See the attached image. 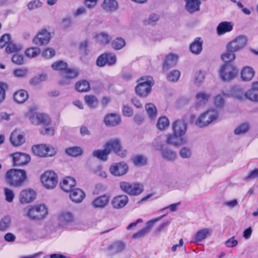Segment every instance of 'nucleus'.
Returning <instances> with one entry per match:
<instances>
[{"instance_id":"obj_29","label":"nucleus","mask_w":258,"mask_h":258,"mask_svg":"<svg viewBox=\"0 0 258 258\" xmlns=\"http://www.w3.org/2000/svg\"><path fill=\"white\" fill-rule=\"evenodd\" d=\"M85 197L84 192L80 188H75L72 190L70 194V198L75 203H81Z\"/></svg>"},{"instance_id":"obj_63","label":"nucleus","mask_w":258,"mask_h":258,"mask_svg":"<svg viewBox=\"0 0 258 258\" xmlns=\"http://www.w3.org/2000/svg\"><path fill=\"white\" fill-rule=\"evenodd\" d=\"M42 3L39 0H34L29 2L28 5V9L30 10H32L41 6Z\"/></svg>"},{"instance_id":"obj_10","label":"nucleus","mask_w":258,"mask_h":258,"mask_svg":"<svg viewBox=\"0 0 258 258\" xmlns=\"http://www.w3.org/2000/svg\"><path fill=\"white\" fill-rule=\"evenodd\" d=\"M40 179L43 186L48 189L54 188L58 182L57 176L52 171H45L41 175Z\"/></svg>"},{"instance_id":"obj_23","label":"nucleus","mask_w":258,"mask_h":258,"mask_svg":"<svg viewBox=\"0 0 258 258\" xmlns=\"http://www.w3.org/2000/svg\"><path fill=\"white\" fill-rule=\"evenodd\" d=\"M120 122V116L117 113H109L104 118V122L108 126H115L119 124Z\"/></svg>"},{"instance_id":"obj_27","label":"nucleus","mask_w":258,"mask_h":258,"mask_svg":"<svg viewBox=\"0 0 258 258\" xmlns=\"http://www.w3.org/2000/svg\"><path fill=\"white\" fill-rule=\"evenodd\" d=\"M185 9L190 14L199 11L201 2L200 0H184Z\"/></svg>"},{"instance_id":"obj_43","label":"nucleus","mask_w":258,"mask_h":258,"mask_svg":"<svg viewBox=\"0 0 258 258\" xmlns=\"http://www.w3.org/2000/svg\"><path fill=\"white\" fill-rule=\"evenodd\" d=\"M76 89L81 92H88L90 89L89 83L86 80H81L76 83Z\"/></svg>"},{"instance_id":"obj_64","label":"nucleus","mask_w":258,"mask_h":258,"mask_svg":"<svg viewBox=\"0 0 258 258\" xmlns=\"http://www.w3.org/2000/svg\"><path fill=\"white\" fill-rule=\"evenodd\" d=\"M93 172L97 176L102 178H106L107 177V173L103 169L102 167L98 166L96 168L94 169Z\"/></svg>"},{"instance_id":"obj_35","label":"nucleus","mask_w":258,"mask_h":258,"mask_svg":"<svg viewBox=\"0 0 258 258\" xmlns=\"http://www.w3.org/2000/svg\"><path fill=\"white\" fill-rule=\"evenodd\" d=\"M84 101L88 107L91 109L97 107L99 101L97 97L93 95H86L84 96Z\"/></svg>"},{"instance_id":"obj_34","label":"nucleus","mask_w":258,"mask_h":258,"mask_svg":"<svg viewBox=\"0 0 258 258\" xmlns=\"http://www.w3.org/2000/svg\"><path fill=\"white\" fill-rule=\"evenodd\" d=\"M96 41L101 45L108 44L111 40V36L106 32H101L95 36Z\"/></svg>"},{"instance_id":"obj_12","label":"nucleus","mask_w":258,"mask_h":258,"mask_svg":"<svg viewBox=\"0 0 258 258\" xmlns=\"http://www.w3.org/2000/svg\"><path fill=\"white\" fill-rule=\"evenodd\" d=\"M239 100L247 99L251 101L258 103V81L252 83L251 88L244 93H240L236 95Z\"/></svg>"},{"instance_id":"obj_13","label":"nucleus","mask_w":258,"mask_h":258,"mask_svg":"<svg viewBox=\"0 0 258 258\" xmlns=\"http://www.w3.org/2000/svg\"><path fill=\"white\" fill-rule=\"evenodd\" d=\"M104 147L106 148L109 153L113 151L121 157L124 156L126 153V151L122 149L120 140L117 138L109 140Z\"/></svg>"},{"instance_id":"obj_42","label":"nucleus","mask_w":258,"mask_h":258,"mask_svg":"<svg viewBox=\"0 0 258 258\" xmlns=\"http://www.w3.org/2000/svg\"><path fill=\"white\" fill-rule=\"evenodd\" d=\"M94 157L97 158L103 161H106L108 159V156L109 154V152L106 147L103 150H96L92 153Z\"/></svg>"},{"instance_id":"obj_40","label":"nucleus","mask_w":258,"mask_h":258,"mask_svg":"<svg viewBox=\"0 0 258 258\" xmlns=\"http://www.w3.org/2000/svg\"><path fill=\"white\" fill-rule=\"evenodd\" d=\"M12 224V218L10 216H5L0 220V231H7Z\"/></svg>"},{"instance_id":"obj_57","label":"nucleus","mask_w":258,"mask_h":258,"mask_svg":"<svg viewBox=\"0 0 258 258\" xmlns=\"http://www.w3.org/2000/svg\"><path fill=\"white\" fill-rule=\"evenodd\" d=\"M107 56L106 54L103 53L100 55L96 60V64L99 67H103L105 66L106 64H107Z\"/></svg>"},{"instance_id":"obj_58","label":"nucleus","mask_w":258,"mask_h":258,"mask_svg":"<svg viewBox=\"0 0 258 258\" xmlns=\"http://www.w3.org/2000/svg\"><path fill=\"white\" fill-rule=\"evenodd\" d=\"M44 126L41 130V134L43 135L52 136L54 134V129L49 125H44Z\"/></svg>"},{"instance_id":"obj_41","label":"nucleus","mask_w":258,"mask_h":258,"mask_svg":"<svg viewBox=\"0 0 258 258\" xmlns=\"http://www.w3.org/2000/svg\"><path fill=\"white\" fill-rule=\"evenodd\" d=\"M145 107L149 117L152 119H155L157 115V110L155 105L152 103H147Z\"/></svg>"},{"instance_id":"obj_38","label":"nucleus","mask_w":258,"mask_h":258,"mask_svg":"<svg viewBox=\"0 0 258 258\" xmlns=\"http://www.w3.org/2000/svg\"><path fill=\"white\" fill-rule=\"evenodd\" d=\"M118 3L115 0H104L102 8L106 11L111 12L117 9Z\"/></svg>"},{"instance_id":"obj_8","label":"nucleus","mask_w":258,"mask_h":258,"mask_svg":"<svg viewBox=\"0 0 258 258\" xmlns=\"http://www.w3.org/2000/svg\"><path fill=\"white\" fill-rule=\"evenodd\" d=\"M33 154L40 157H52L57 152V149L49 145L40 144L32 147Z\"/></svg>"},{"instance_id":"obj_20","label":"nucleus","mask_w":258,"mask_h":258,"mask_svg":"<svg viewBox=\"0 0 258 258\" xmlns=\"http://www.w3.org/2000/svg\"><path fill=\"white\" fill-rule=\"evenodd\" d=\"M128 202V198L125 195L114 197L111 201V205L114 209H120L124 207Z\"/></svg>"},{"instance_id":"obj_32","label":"nucleus","mask_w":258,"mask_h":258,"mask_svg":"<svg viewBox=\"0 0 258 258\" xmlns=\"http://www.w3.org/2000/svg\"><path fill=\"white\" fill-rule=\"evenodd\" d=\"M109 201V197L107 195H103L96 198L92 202V205L95 208H103L107 205Z\"/></svg>"},{"instance_id":"obj_21","label":"nucleus","mask_w":258,"mask_h":258,"mask_svg":"<svg viewBox=\"0 0 258 258\" xmlns=\"http://www.w3.org/2000/svg\"><path fill=\"white\" fill-rule=\"evenodd\" d=\"M13 157L14 164L15 165H23L27 164L31 159L29 155L25 153L17 152L11 155Z\"/></svg>"},{"instance_id":"obj_59","label":"nucleus","mask_w":258,"mask_h":258,"mask_svg":"<svg viewBox=\"0 0 258 258\" xmlns=\"http://www.w3.org/2000/svg\"><path fill=\"white\" fill-rule=\"evenodd\" d=\"M7 89L6 84L0 82V103L3 102L6 98V90Z\"/></svg>"},{"instance_id":"obj_39","label":"nucleus","mask_w":258,"mask_h":258,"mask_svg":"<svg viewBox=\"0 0 258 258\" xmlns=\"http://www.w3.org/2000/svg\"><path fill=\"white\" fill-rule=\"evenodd\" d=\"M83 152V149L79 147H72L67 148L65 153L68 156L76 157L81 156Z\"/></svg>"},{"instance_id":"obj_15","label":"nucleus","mask_w":258,"mask_h":258,"mask_svg":"<svg viewBox=\"0 0 258 258\" xmlns=\"http://www.w3.org/2000/svg\"><path fill=\"white\" fill-rule=\"evenodd\" d=\"M50 39V33L46 29H43L33 38L32 42L36 45L42 46L47 44Z\"/></svg>"},{"instance_id":"obj_4","label":"nucleus","mask_w":258,"mask_h":258,"mask_svg":"<svg viewBox=\"0 0 258 258\" xmlns=\"http://www.w3.org/2000/svg\"><path fill=\"white\" fill-rule=\"evenodd\" d=\"M154 83V80L152 77H141L138 80V84L135 88L136 93L143 98L147 97L151 91Z\"/></svg>"},{"instance_id":"obj_61","label":"nucleus","mask_w":258,"mask_h":258,"mask_svg":"<svg viewBox=\"0 0 258 258\" xmlns=\"http://www.w3.org/2000/svg\"><path fill=\"white\" fill-rule=\"evenodd\" d=\"M28 73V70L26 69H16L14 71V75L18 78H24Z\"/></svg>"},{"instance_id":"obj_26","label":"nucleus","mask_w":258,"mask_h":258,"mask_svg":"<svg viewBox=\"0 0 258 258\" xmlns=\"http://www.w3.org/2000/svg\"><path fill=\"white\" fill-rule=\"evenodd\" d=\"M178 56L177 54L170 53L168 54L165 59L163 66V70L164 71H168L170 68L175 66L177 62Z\"/></svg>"},{"instance_id":"obj_48","label":"nucleus","mask_w":258,"mask_h":258,"mask_svg":"<svg viewBox=\"0 0 258 258\" xmlns=\"http://www.w3.org/2000/svg\"><path fill=\"white\" fill-rule=\"evenodd\" d=\"M179 154L181 158L189 159L191 156L192 152L189 147L185 146L180 149Z\"/></svg>"},{"instance_id":"obj_56","label":"nucleus","mask_w":258,"mask_h":258,"mask_svg":"<svg viewBox=\"0 0 258 258\" xmlns=\"http://www.w3.org/2000/svg\"><path fill=\"white\" fill-rule=\"evenodd\" d=\"M122 113L123 115L124 116L131 117L134 114V111L131 106L127 105H123L122 107Z\"/></svg>"},{"instance_id":"obj_55","label":"nucleus","mask_w":258,"mask_h":258,"mask_svg":"<svg viewBox=\"0 0 258 258\" xmlns=\"http://www.w3.org/2000/svg\"><path fill=\"white\" fill-rule=\"evenodd\" d=\"M223 96V95L221 94H219L216 95L214 98V105L218 108H221L224 106L225 102Z\"/></svg>"},{"instance_id":"obj_31","label":"nucleus","mask_w":258,"mask_h":258,"mask_svg":"<svg viewBox=\"0 0 258 258\" xmlns=\"http://www.w3.org/2000/svg\"><path fill=\"white\" fill-rule=\"evenodd\" d=\"M161 154L163 158L168 161L173 162L177 158L176 152L168 148L163 149Z\"/></svg>"},{"instance_id":"obj_37","label":"nucleus","mask_w":258,"mask_h":258,"mask_svg":"<svg viewBox=\"0 0 258 258\" xmlns=\"http://www.w3.org/2000/svg\"><path fill=\"white\" fill-rule=\"evenodd\" d=\"M28 98V94L24 90H19L14 95V99L18 103H23Z\"/></svg>"},{"instance_id":"obj_24","label":"nucleus","mask_w":258,"mask_h":258,"mask_svg":"<svg viewBox=\"0 0 258 258\" xmlns=\"http://www.w3.org/2000/svg\"><path fill=\"white\" fill-rule=\"evenodd\" d=\"M10 141L13 146L18 147L25 143V138L22 133L19 131L15 130L11 134Z\"/></svg>"},{"instance_id":"obj_5","label":"nucleus","mask_w":258,"mask_h":258,"mask_svg":"<svg viewBox=\"0 0 258 258\" xmlns=\"http://www.w3.org/2000/svg\"><path fill=\"white\" fill-rule=\"evenodd\" d=\"M26 178V172L24 170L12 169L8 171L6 174L8 182L16 187L22 186Z\"/></svg>"},{"instance_id":"obj_50","label":"nucleus","mask_w":258,"mask_h":258,"mask_svg":"<svg viewBox=\"0 0 258 258\" xmlns=\"http://www.w3.org/2000/svg\"><path fill=\"white\" fill-rule=\"evenodd\" d=\"M52 68L55 71L66 70L67 69V63L63 61L59 60L55 61L51 65Z\"/></svg>"},{"instance_id":"obj_53","label":"nucleus","mask_w":258,"mask_h":258,"mask_svg":"<svg viewBox=\"0 0 258 258\" xmlns=\"http://www.w3.org/2000/svg\"><path fill=\"white\" fill-rule=\"evenodd\" d=\"M22 49L21 45H16L14 43H10L6 47V51L7 53H13Z\"/></svg>"},{"instance_id":"obj_33","label":"nucleus","mask_w":258,"mask_h":258,"mask_svg":"<svg viewBox=\"0 0 258 258\" xmlns=\"http://www.w3.org/2000/svg\"><path fill=\"white\" fill-rule=\"evenodd\" d=\"M255 72L250 67H244L241 71V77L243 81H249L253 77Z\"/></svg>"},{"instance_id":"obj_16","label":"nucleus","mask_w":258,"mask_h":258,"mask_svg":"<svg viewBox=\"0 0 258 258\" xmlns=\"http://www.w3.org/2000/svg\"><path fill=\"white\" fill-rule=\"evenodd\" d=\"M128 170L127 165L123 162L113 163L109 168L110 173L115 176H120L126 174Z\"/></svg>"},{"instance_id":"obj_52","label":"nucleus","mask_w":258,"mask_h":258,"mask_svg":"<svg viewBox=\"0 0 258 258\" xmlns=\"http://www.w3.org/2000/svg\"><path fill=\"white\" fill-rule=\"evenodd\" d=\"M79 75V71L77 69H68L64 71V76L69 79H73L77 77Z\"/></svg>"},{"instance_id":"obj_49","label":"nucleus","mask_w":258,"mask_h":258,"mask_svg":"<svg viewBox=\"0 0 258 258\" xmlns=\"http://www.w3.org/2000/svg\"><path fill=\"white\" fill-rule=\"evenodd\" d=\"M234 52L235 51H232L227 49V51L221 55L222 59L226 62L232 61L235 58Z\"/></svg>"},{"instance_id":"obj_60","label":"nucleus","mask_w":258,"mask_h":258,"mask_svg":"<svg viewBox=\"0 0 258 258\" xmlns=\"http://www.w3.org/2000/svg\"><path fill=\"white\" fill-rule=\"evenodd\" d=\"M248 125L246 123L242 124L235 130L236 135H240L246 133L248 130Z\"/></svg>"},{"instance_id":"obj_18","label":"nucleus","mask_w":258,"mask_h":258,"mask_svg":"<svg viewBox=\"0 0 258 258\" xmlns=\"http://www.w3.org/2000/svg\"><path fill=\"white\" fill-rule=\"evenodd\" d=\"M58 220L61 225H68L74 222V216L71 211L63 210L58 213Z\"/></svg>"},{"instance_id":"obj_47","label":"nucleus","mask_w":258,"mask_h":258,"mask_svg":"<svg viewBox=\"0 0 258 258\" xmlns=\"http://www.w3.org/2000/svg\"><path fill=\"white\" fill-rule=\"evenodd\" d=\"M180 76V72L178 70H174L170 72L167 76V80L172 82H175L178 80Z\"/></svg>"},{"instance_id":"obj_9","label":"nucleus","mask_w":258,"mask_h":258,"mask_svg":"<svg viewBox=\"0 0 258 258\" xmlns=\"http://www.w3.org/2000/svg\"><path fill=\"white\" fill-rule=\"evenodd\" d=\"M238 73L236 67L231 64H225L219 70V76L222 81L229 82L233 80Z\"/></svg>"},{"instance_id":"obj_7","label":"nucleus","mask_w":258,"mask_h":258,"mask_svg":"<svg viewBox=\"0 0 258 258\" xmlns=\"http://www.w3.org/2000/svg\"><path fill=\"white\" fill-rule=\"evenodd\" d=\"M119 185L123 192L130 196H138L144 190L143 184L139 182H129L122 181L120 182Z\"/></svg>"},{"instance_id":"obj_46","label":"nucleus","mask_w":258,"mask_h":258,"mask_svg":"<svg viewBox=\"0 0 258 258\" xmlns=\"http://www.w3.org/2000/svg\"><path fill=\"white\" fill-rule=\"evenodd\" d=\"M41 50L37 47L29 48L25 51L26 55L30 58H34L40 54Z\"/></svg>"},{"instance_id":"obj_6","label":"nucleus","mask_w":258,"mask_h":258,"mask_svg":"<svg viewBox=\"0 0 258 258\" xmlns=\"http://www.w3.org/2000/svg\"><path fill=\"white\" fill-rule=\"evenodd\" d=\"M219 117L218 110L214 108H210L201 113L195 121V124L199 127L209 125L216 121Z\"/></svg>"},{"instance_id":"obj_17","label":"nucleus","mask_w":258,"mask_h":258,"mask_svg":"<svg viewBox=\"0 0 258 258\" xmlns=\"http://www.w3.org/2000/svg\"><path fill=\"white\" fill-rule=\"evenodd\" d=\"M211 95L205 91H200L195 96V107L197 108H203L211 98Z\"/></svg>"},{"instance_id":"obj_36","label":"nucleus","mask_w":258,"mask_h":258,"mask_svg":"<svg viewBox=\"0 0 258 258\" xmlns=\"http://www.w3.org/2000/svg\"><path fill=\"white\" fill-rule=\"evenodd\" d=\"M206 77V72L198 70L195 72L194 75V83L195 85L200 87L204 82Z\"/></svg>"},{"instance_id":"obj_54","label":"nucleus","mask_w":258,"mask_h":258,"mask_svg":"<svg viewBox=\"0 0 258 258\" xmlns=\"http://www.w3.org/2000/svg\"><path fill=\"white\" fill-rule=\"evenodd\" d=\"M4 193L6 201L9 203H12L15 197L14 191L10 188H5Z\"/></svg>"},{"instance_id":"obj_30","label":"nucleus","mask_w":258,"mask_h":258,"mask_svg":"<svg viewBox=\"0 0 258 258\" xmlns=\"http://www.w3.org/2000/svg\"><path fill=\"white\" fill-rule=\"evenodd\" d=\"M203 43V41L201 38H196L189 46L190 51L195 54H200L202 50Z\"/></svg>"},{"instance_id":"obj_45","label":"nucleus","mask_w":258,"mask_h":258,"mask_svg":"<svg viewBox=\"0 0 258 258\" xmlns=\"http://www.w3.org/2000/svg\"><path fill=\"white\" fill-rule=\"evenodd\" d=\"M125 45V42L124 39L122 38H116L111 42L112 47L116 50H120Z\"/></svg>"},{"instance_id":"obj_11","label":"nucleus","mask_w":258,"mask_h":258,"mask_svg":"<svg viewBox=\"0 0 258 258\" xmlns=\"http://www.w3.org/2000/svg\"><path fill=\"white\" fill-rule=\"evenodd\" d=\"M248 43V38L245 35H239L230 41L226 46V49L232 51H239L243 49Z\"/></svg>"},{"instance_id":"obj_28","label":"nucleus","mask_w":258,"mask_h":258,"mask_svg":"<svg viewBox=\"0 0 258 258\" xmlns=\"http://www.w3.org/2000/svg\"><path fill=\"white\" fill-rule=\"evenodd\" d=\"M232 23L227 21L220 22L217 27L216 31L218 35H223L224 34L231 31L233 29Z\"/></svg>"},{"instance_id":"obj_19","label":"nucleus","mask_w":258,"mask_h":258,"mask_svg":"<svg viewBox=\"0 0 258 258\" xmlns=\"http://www.w3.org/2000/svg\"><path fill=\"white\" fill-rule=\"evenodd\" d=\"M212 230L211 229L205 228L198 230L194 235L191 242L199 243L212 234Z\"/></svg>"},{"instance_id":"obj_2","label":"nucleus","mask_w":258,"mask_h":258,"mask_svg":"<svg viewBox=\"0 0 258 258\" xmlns=\"http://www.w3.org/2000/svg\"><path fill=\"white\" fill-rule=\"evenodd\" d=\"M23 115L33 125H49L51 123L49 117L44 113L37 112L35 107H31L24 111Z\"/></svg>"},{"instance_id":"obj_51","label":"nucleus","mask_w":258,"mask_h":258,"mask_svg":"<svg viewBox=\"0 0 258 258\" xmlns=\"http://www.w3.org/2000/svg\"><path fill=\"white\" fill-rule=\"evenodd\" d=\"M133 160L136 165L141 166L146 163L147 158L145 156L140 155L134 157Z\"/></svg>"},{"instance_id":"obj_22","label":"nucleus","mask_w":258,"mask_h":258,"mask_svg":"<svg viewBox=\"0 0 258 258\" xmlns=\"http://www.w3.org/2000/svg\"><path fill=\"white\" fill-rule=\"evenodd\" d=\"M36 197L35 192L31 189L23 190L20 194L19 200L22 204H27L32 202Z\"/></svg>"},{"instance_id":"obj_1","label":"nucleus","mask_w":258,"mask_h":258,"mask_svg":"<svg viewBox=\"0 0 258 258\" xmlns=\"http://www.w3.org/2000/svg\"><path fill=\"white\" fill-rule=\"evenodd\" d=\"M187 124L183 119H177L172 123V133L166 135L165 142L175 147L185 145L188 139L185 136Z\"/></svg>"},{"instance_id":"obj_62","label":"nucleus","mask_w":258,"mask_h":258,"mask_svg":"<svg viewBox=\"0 0 258 258\" xmlns=\"http://www.w3.org/2000/svg\"><path fill=\"white\" fill-rule=\"evenodd\" d=\"M55 50L50 48L45 49L42 52V56L46 58H50L55 55Z\"/></svg>"},{"instance_id":"obj_25","label":"nucleus","mask_w":258,"mask_h":258,"mask_svg":"<svg viewBox=\"0 0 258 258\" xmlns=\"http://www.w3.org/2000/svg\"><path fill=\"white\" fill-rule=\"evenodd\" d=\"M76 182L75 179L70 176L64 178L60 182V186L62 190L65 192H71L73 188L76 185Z\"/></svg>"},{"instance_id":"obj_44","label":"nucleus","mask_w":258,"mask_h":258,"mask_svg":"<svg viewBox=\"0 0 258 258\" xmlns=\"http://www.w3.org/2000/svg\"><path fill=\"white\" fill-rule=\"evenodd\" d=\"M169 119L166 116H162L158 118L156 125L159 130L163 131L169 126Z\"/></svg>"},{"instance_id":"obj_14","label":"nucleus","mask_w":258,"mask_h":258,"mask_svg":"<svg viewBox=\"0 0 258 258\" xmlns=\"http://www.w3.org/2000/svg\"><path fill=\"white\" fill-rule=\"evenodd\" d=\"M165 215L148 221L146 223L145 227L132 235V238L135 239H140L145 237L151 230L154 224L160 220Z\"/></svg>"},{"instance_id":"obj_3","label":"nucleus","mask_w":258,"mask_h":258,"mask_svg":"<svg viewBox=\"0 0 258 258\" xmlns=\"http://www.w3.org/2000/svg\"><path fill=\"white\" fill-rule=\"evenodd\" d=\"M24 216L32 220H40L48 214V209L43 204L28 206L23 210Z\"/></svg>"}]
</instances>
